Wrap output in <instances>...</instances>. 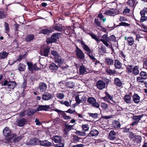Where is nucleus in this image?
Masks as SVG:
<instances>
[{
	"label": "nucleus",
	"instance_id": "nucleus-1",
	"mask_svg": "<svg viewBox=\"0 0 147 147\" xmlns=\"http://www.w3.org/2000/svg\"><path fill=\"white\" fill-rule=\"evenodd\" d=\"M88 103L94 107L96 108H99V104L96 101L95 99L92 97H89L87 100Z\"/></svg>",
	"mask_w": 147,
	"mask_h": 147
},
{
	"label": "nucleus",
	"instance_id": "nucleus-2",
	"mask_svg": "<svg viewBox=\"0 0 147 147\" xmlns=\"http://www.w3.org/2000/svg\"><path fill=\"white\" fill-rule=\"evenodd\" d=\"M105 94L106 96L102 98L104 100L107 101L108 102L111 104H116V102L113 100V96H111L107 92H106Z\"/></svg>",
	"mask_w": 147,
	"mask_h": 147
},
{
	"label": "nucleus",
	"instance_id": "nucleus-3",
	"mask_svg": "<svg viewBox=\"0 0 147 147\" xmlns=\"http://www.w3.org/2000/svg\"><path fill=\"white\" fill-rule=\"evenodd\" d=\"M144 116V115H139L134 116L132 117V119L134 121L131 123V125L133 126L135 125H136L138 123L139 121L141 120Z\"/></svg>",
	"mask_w": 147,
	"mask_h": 147
},
{
	"label": "nucleus",
	"instance_id": "nucleus-4",
	"mask_svg": "<svg viewBox=\"0 0 147 147\" xmlns=\"http://www.w3.org/2000/svg\"><path fill=\"white\" fill-rule=\"evenodd\" d=\"M147 13V8H145L143 10H141L140 12L141 17L140 19V22H143L147 20V16H145V14Z\"/></svg>",
	"mask_w": 147,
	"mask_h": 147
},
{
	"label": "nucleus",
	"instance_id": "nucleus-5",
	"mask_svg": "<svg viewBox=\"0 0 147 147\" xmlns=\"http://www.w3.org/2000/svg\"><path fill=\"white\" fill-rule=\"evenodd\" d=\"M108 38L107 34H106L103 35L102 39H100L99 40L100 41H102L106 46L111 48L110 45L108 43Z\"/></svg>",
	"mask_w": 147,
	"mask_h": 147
},
{
	"label": "nucleus",
	"instance_id": "nucleus-6",
	"mask_svg": "<svg viewBox=\"0 0 147 147\" xmlns=\"http://www.w3.org/2000/svg\"><path fill=\"white\" fill-rule=\"evenodd\" d=\"M51 109L49 105H39L37 108L36 111H47Z\"/></svg>",
	"mask_w": 147,
	"mask_h": 147
},
{
	"label": "nucleus",
	"instance_id": "nucleus-7",
	"mask_svg": "<svg viewBox=\"0 0 147 147\" xmlns=\"http://www.w3.org/2000/svg\"><path fill=\"white\" fill-rule=\"evenodd\" d=\"M73 125H71L68 124H65L64 125V128L63 131L64 134L66 136H68V132L73 129Z\"/></svg>",
	"mask_w": 147,
	"mask_h": 147
},
{
	"label": "nucleus",
	"instance_id": "nucleus-8",
	"mask_svg": "<svg viewBox=\"0 0 147 147\" xmlns=\"http://www.w3.org/2000/svg\"><path fill=\"white\" fill-rule=\"evenodd\" d=\"M27 121V120L24 118L20 119L16 121V125L19 127H22L25 125Z\"/></svg>",
	"mask_w": 147,
	"mask_h": 147
},
{
	"label": "nucleus",
	"instance_id": "nucleus-9",
	"mask_svg": "<svg viewBox=\"0 0 147 147\" xmlns=\"http://www.w3.org/2000/svg\"><path fill=\"white\" fill-rule=\"evenodd\" d=\"M96 85L98 89L101 90L105 88V83L102 81L99 80L96 82Z\"/></svg>",
	"mask_w": 147,
	"mask_h": 147
},
{
	"label": "nucleus",
	"instance_id": "nucleus-10",
	"mask_svg": "<svg viewBox=\"0 0 147 147\" xmlns=\"http://www.w3.org/2000/svg\"><path fill=\"white\" fill-rule=\"evenodd\" d=\"M75 99L76 102L75 105H78L82 102L83 100H86V99L84 96H81L80 95H77L75 97Z\"/></svg>",
	"mask_w": 147,
	"mask_h": 147
},
{
	"label": "nucleus",
	"instance_id": "nucleus-11",
	"mask_svg": "<svg viewBox=\"0 0 147 147\" xmlns=\"http://www.w3.org/2000/svg\"><path fill=\"white\" fill-rule=\"evenodd\" d=\"M27 64L28 67V69L30 71H32L33 70H38L39 69V68L37 67L36 64L33 65L32 63L29 62H28Z\"/></svg>",
	"mask_w": 147,
	"mask_h": 147
},
{
	"label": "nucleus",
	"instance_id": "nucleus-12",
	"mask_svg": "<svg viewBox=\"0 0 147 147\" xmlns=\"http://www.w3.org/2000/svg\"><path fill=\"white\" fill-rule=\"evenodd\" d=\"M77 56L81 59L84 57V54L82 51L78 47H76V51Z\"/></svg>",
	"mask_w": 147,
	"mask_h": 147
},
{
	"label": "nucleus",
	"instance_id": "nucleus-13",
	"mask_svg": "<svg viewBox=\"0 0 147 147\" xmlns=\"http://www.w3.org/2000/svg\"><path fill=\"white\" fill-rule=\"evenodd\" d=\"M50 48L49 47H47L46 48H45L44 49H42L40 51V53L41 55L45 57H47L48 55V53L49 51Z\"/></svg>",
	"mask_w": 147,
	"mask_h": 147
},
{
	"label": "nucleus",
	"instance_id": "nucleus-14",
	"mask_svg": "<svg viewBox=\"0 0 147 147\" xmlns=\"http://www.w3.org/2000/svg\"><path fill=\"white\" fill-rule=\"evenodd\" d=\"M108 138L110 140H114L116 138V134L115 131L113 130L111 131L108 137Z\"/></svg>",
	"mask_w": 147,
	"mask_h": 147
},
{
	"label": "nucleus",
	"instance_id": "nucleus-15",
	"mask_svg": "<svg viewBox=\"0 0 147 147\" xmlns=\"http://www.w3.org/2000/svg\"><path fill=\"white\" fill-rule=\"evenodd\" d=\"M51 94L49 93L46 92L42 95V98L44 100H47L51 99Z\"/></svg>",
	"mask_w": 147,
	"mask_h": 147
},
{
	"label": "nucleus",
	"instance_id": "nucleus-16",
	"mask_svg": "<svg viewBox=\"0 0 147 147\" xmlns=\"http://www.w3.org/2000/svg\"><path fill=\"white\" fill-rule=\"evenodd\" d=\"M124 39L125 40L127 41L128 45L129 46H132L134 43V40L132 37H125Z\"/></svg>",
	"mask_w": 147,
	"mask_h": 147
},
{
	"label": "nucleus",
	"instance_id": "nucleus-17",
	"mask_svg": "<svg viewBox=\"0 0 147 147\" xmlns=\"http://www.w3.org/2000/svg\"><path fill=\"white\" fill-rule=\"evenodd\" d=\"M39 88L40 91L44 92L47 89V86L46 84L43 83H40L39 84Z\"/></svg>",
	"mask_w": 147,
	"mask_h": 147
},
{
	"label": "nucleus",
	"instance_id": "nucleus-18",
	"mask_svg": "<svg viewBox=\"0 0 147 147\" xmlns=\"http://www.w3.org/2000/svg\"><path fill=\"white\" fill-rule=\"evenodd\" d=\"M137 0H129L127 2V4L130 7H133L135 6L137 2L136 3Z\"/></svg>",
	"mask_w": 147,
	"mask_h": 147
},
{
	"label": "nucleus",
	"instance_id": "nucleus-19",
	"mask_svg": "<svg viewBox=\"0 0 147 147\" xmlns=\"http://www.w3.org/2000/svg\"><path fill=\"white\" fill-rule=\"evenodd\" d=\"M144 79H143L140 76H138L136 77V82L139 84L143 83L145 85L147 86V83L144 81Z\"/></svg>",
	"mask_w": 147,
	"mask_h": 147
},
{
	"label": "nucleus",
	"instance_id": "nucleus-20",
	"mask_svg": "<svg viewBox=\"0 0 147 147\" xmlns=\"http://www.w3.org/2000/svg\"><path fill=\"white\" fill-rule=\"evenodd\" d=\"M79 72L80 74H83L87 73V69L83 65H80L79 67Z\"/></svg>",
	"mask_w": 147,
	"mask_h": 147
},
{
	"label": "nucleus",
	"instance_id": "nucleus-21",
	"mask_svg": "<svg viewBox=\"0 0 147 147\" xmlns=\"http://www.w3.org/2000/svg\"><path fill=\"white\" fill-rule=\"evenodd\" d=\"M132 98L135 103H138L140 101V97L137 94H134L132 96Z\"/></svg>",
	"mask_w": 147,
	"mask_h": 147
},
{
	"label": "nucleus",
	"instance_id": "nucleus-22",
	"mask_svg": "<svg viewBox=\"0 0 147 147\" xmlns=\"http://www.w3.org/2000/svg\"><path fill=\"white\" fill-rule=\"evenodd\" d=\"M132 73L135 76H137L139 74V67L138 66H135L133 68Z\"/></svg>",
	"mask_w": 147,
	"mask_h": 147
},
{
	"label": "nucleus",
	"instance_id": "nucleus-23",
	"mask_svg": "<svg viewBox=\"0 0 147 147\" xmlns=\"http://www.w3.org/2000/svg\"><path fill=\"white\" fill-rule=\"evenodd\" d=\"M39 142L41 145L43 146H49L51 145V143L47 140H39Z\"/></svg>",
	"mask_w": 147,
	"mask_h": 147
},
{
	"label": "nucleus",
	"instance_id": "nucleus-24",
	"mask_svg": "<svg viewBox=\"0 0 147 147\" xmlns=\"http://www.w3.org/2000/svg\"><path fill=\"white\" fill-rule=\"evenodd\" d=\"M39 140L36 138H33L31 139L29 142L30 144L34 145L39 142Z\"/></svg>",
	"mask_w": 147,
	"mask_h": 147
},
{
	"label": "nucleus",
	"instance_id": "nucleus-25",
	"mask_svg": "<svg viewBox=\"0 0 147 147\" xmlns=\"http://www.w3.org/2000/svg\"><path fill=\"white\" fill-rule=\"evenodd\" d=\"M16 83L15 82L9 81L8 84V88L10 89H13L16 86Z\"/></svg>",
	"mask_w": 147,
	"mask_h": 147
},
{
	"label": "nucleus",
	"instance_id": "nucleus-26",
	"mask_svg": "<svg viewBox=\"0 0 147 147\" xmlns=\"http://www.w3.org/2000/svg\"><path fill=\"white\" fill-rule=\"evenodd\" d=\"M3 134L5 136H9L11 134L10 130L9 129L6 127L3 130Z\"/></svg>",
	"mask_w": 147,
	"mask_h": 147
},
{
	"label": "nucleus",
	"instance_id": "nucleus-27",
	"mask_svg": "<svg viewBox=\"0 0 147 147\" xmlns=\"http://www.w3.org/2000/svg\"><path fill=\"white\" fill-rule=\"evenodd\" d=\"M49 68L50 69L55 71L58 69V67L54 63H53L50 65Z\"/></svg>",
	"mask_w": 147,
	"mask_h": 147
},
{
	"label": "nucleus",
	"instance_id": "nucleus-28",
	"mask_svg": "<svg viewBox=\"0 0 147 147\" xmlns=\"http://www.w3.org/2000/svg\"><path fill=\"white\" fill-rule=\"evenodd\" d=\"M9 54L8 53H7L5 51L1 52L0 53V59H4L6 58Z\"/></svg>",
	"mask_w": 147,
	"mask_h": 147
},
{
	"label": "nucleus",
	"instance_id": "nucleus-29",
	"mask_svg": "<svg viewBox=\"0 0 147 147\" xmlns=\"http://www.w3.org/2000/svg\"><path fill=\"white\" fill-rule=\"evenodd\" d=\"M123 99L127 103H129L130 102L131 97L129 94L125 95Z\"/></svg>",
	"mask_w": 147,
	"mask_h": 147
},
{
	"label": "nucleus",
	"instance_id": "nucleus-30",
	"mask_svg": "<svg viewBox=\"0 0 147 147\" xmlns=\"http://www.w3.org/2000/svg\"><path fill=\"white\" fill-rule=\"evenodd\" d=\"M26 69V65L23 63H20L18 67V69L19 71H24Z\"/></svg>",
	"mask_w": 147,
	"mask_h": 147
},
{
	"label": "nucleus",
	"instance_id": "nucleus-31",
	"mask_svg": "<svg viewBox=\"0 0 147 147\" xmlns=\"http://www.w3.org/2000/svg\"><path fill=\"white\" fill-rule=\"evenodd\" d=\"M98 134V132L97 130L93 129L91 131L89 134H90L92 136H97Z\"/></svg>",
	"mask_w": 147,
	"mask_h": 147
},
{
	"label": "nucleus",
	"instance_id": "nucleus-32",
	"mask_svg": "<svg viewBox=\"0 0 147 147\" xmlns=\"http://www.w3.org/2000/svg\"><path fill=\"white\" fill-rule=\"evenodd\" d=\"M115 67L117 69H119L121 67V63L118 60L116 59L115 60Z\"/></svg>",
	"mask_w": 147,
	"mask_h": 147
},
{
	"label": "nucleus",
	"instance_id": "nucleus-33",
	"mask_svg": "<svg viewBox=\"0 0 147 147\" xmlns=\"http://www.w3.org/2000/svg\"><path fill=\"white\" fill-rule=\"evenodd\" d=\"M114 84L118 86L121 87L122 85V83L118 78H115L114 79Z\"/></svg>",
	"mask_w": 147,
	"mask_h": 147
},
{
	"label": "nucleus",
	"instance_id": "nucleus-34",
	"mask_svg": "<svg viewBox=\"0 0 147 147\" xmlns=\"http://www.w3.org/2000/svg\"><path fill=\"white\" fill-rule=\"evenodd\" d=\"M81 43L82 45H83L82 47L84 50H85L87 51H90V48L87 45L85 44L84 41H81Z\"/></svg>",
	"mask_w": 147,
	"mask_h": 147
},
{
	"label": "nucleus",
	"instance_id": "nucleus-35",
	"mask_svg": "<svg viewBox=\"0 0 147 147\" xmlns=\"http://www.w3.org/2000/svg\"><path fill=\"white\" fill-rule=\"evenodd\" d=\"M106 63L109 65H112L114 63V61L108 57H106L105 59Z\"/></svg>",
	"mask_w": 147,
	"mask_h": 147
},
{
	"label": "nucleus",
	"instance_id": "nucleus-36",
	"mask_svg": "<svg viewBox=\"0 0 147 147\" xmlns=\"http://www.w3.org/2000/svg\"><path fill=\"white\" fill-rule=\"evenodd\" d=\"M34 36L33 35H28L26 36L25 38V41L27 42H30L34 39Z\"/></svg>",
	"mask_w": 147,
	"mask_h": 147
},
{
	"label": "nucleus",
	"instance_id": "nucleus-37",
	"mask_svg": "<svg viewBox=\"0 0 147 147\" xmlns=\"http://www.w3.org/2000/svg\"><path fill=\"white\" fill-rule=\"evenodd\" d=\"M52 140L55 142L56 143L60 142L61 140V138L58 136H55L53 138Z\"/></svg>",
	"mask_w": 147,
	"mask_h": 147
},
{
	"label": "nucleus",
	"instance_id": "nucleus-38",
	"mask_svg": "<svg viewBox=\"0 0 147 147\" xmlns=\"http://www.w3.org/2000/svg\"><path fill=\"white\" fill-rule=\"evenodd\" d=\"M57 40V39L52 35L51 39H48L47 40V44H49L51 43L56 42Z\"/></svg>",
	"mask_w": 147,
	"mask_h": 147
},
{
	"label": "nucleus",
	"instance_id": "nucleus-39",
	"mask_svg": "<svg viewBox=\"0 0 147 147\" xmlns=\"http://www.w3.org/2000/svg\"><path fill=\"white\" fill-rule=\"evenodd\" d=\"M140 75L143 79L146 80L147 78V74L144 71H141L140 73Z\"/></svg>",
	"mask_w": 147,
	"mask_h": 147
},
{
	"label": "nucleus",
	"instance_id": "nucleus-40",
	"mask_svg": "<svg viewBox=\"0 0 147 147\" xmlns=\"http://www.w3.org/2000/svg\"><path fill=\"white\" fill-rule=\"evenodd\" d=\"M66 86L68 88H72L75 86V84L72 81L68 82L66 83Z\"/></svg>",
	"mask_w": 147,
	"mask_h": 147
},
{
	"label": "nucleus",
	"instance_id": "nucleus-41",
	"mask_svg": "<svg viewBox=\"0 0 147 147\" xmlns=\"http://www.w3.org/2000/svg\"><path fill=\"white\" fill-rule=\"evenodd\" d=\"M104 14H106L109 16H114L116 14L114 11H113L111 10H107L106 11Z\"/></svg>",
	"mask_w": 147,
	"mask_h": 147
},
{
	"label": "nucleus",
	"instance_id": "nucleus-42",
	"mask_svg": "<svg viewBox=\"0 0 147 147\" xmlns=\"http://www.w3.org/2000/svg\"><path fill=\"white\" fill-rule=\"evenodd\" d=\"M53 31L52 30L47 29L42 30L40 32L44 34H47L52 32Z\"/></svg>",
	"mask_w": 147,
	"mask_h": 147
},
{
	"label": "nucleus",
	"instance_id": "nucleus-43",
	"mask_svg": "<svg viewBox=\"0 0 147 147\" xmlns=\"http://www.w3.org/2000/svg\"><path fill=\"white\" fill-rule=\"evenodd\" d=\"M55 61L56 63H58L59 64H62L63 63L64 60L63 59L58 57L55 58Z\"/></svg>",
	"mask_w": 147,
	"mask_h": 147
},
{
	"label": "nucleus",
	"instance_id": "nucleus-44",
	"mask_svg": "<svg viewBox=\"0 0 147 147\" xmlns=\"http://www.w3.org/2000/svg\"><path fill=\"white\" fill-rule=\"evenodd\" d=\"M81 127L83 130L85 131H86L89 130V127L88 124L83 125H82Z\"/></svg>",
	"mask_w": 147,
	"mask_h": 147
},
{
	"label": "nucleus",
	"instance_id": "nucleus-45",
	"mask_svg": "<svg viewBox=\"0 0 147 147\" xmlns=\"http://www.w3.org/2000/svg\"><path fill=\"white\" fill-rule=\"evenodd\" d=\"M81 139V138H80L78 136L74 135L73 136L72 142H73L77 143L80 142V140Z\"/></svg>",
	"mask_w": 147,
	"mask_h": 147
},
{
	"label": "nucleus",
	"instance_id": "nucleus-46",
	"mask_svg": "<svg viewBox=\"0 0 147 147\" xmlns=\"http://www.w3.org/2000/svg\"><path fill=\"white\" fill-rule=\"evenodd\" d=\"M134 142L137 143H140L141 142V137L140 136H136L135 137Z\"/></svg>",
	"mask_w": 147,
	"mask_h": 147
},
{
	"label": "nucleus",
	"instance_id": "nucleus-47",
	"mask_svg": "<svg viewBox=\"0 0 147 147\" xmlns=\"http://www.w3.org/2000/svg\"><path fill=\"white\" fill-rule=\"evenodd\" d=\"M55 30L59 32H61L63 30V26L60 25H56L54 26Z\"/></svg>",
	"mask_w": 147,
	"mask_h": 147
},
{
	"label": "nucleus",
	"instance_id": "nucleus-48",
	"mask_svg": "<svg viewBox=\"0 0 147 147\" xmlns=\"http://www.w3.org/2000/svg\"><path fill=\"white\" fill-rule=\"evenodd\" d=\"M88 114L90 117L93 119H96L98 117V114L96 113H88Z\"/></svg>",
	"mask_w": 147,
	"mask_h": 147
},
{
	"label": "nucleus",
	"instance_id": "nucleus-49",
	"mask_svg": "<svg viewBox=\"0 0 147 147\" xmlns=\"http://www.w3.org/2000/svg\"><path fill=\"white\" fill-rule=\"evenodd\" d=\"M56 96L57 98L60 99H62L64 97L65 95L63 93H57L56 94Z\"/></svg>",
	"mask_w": 147,
	"mask_h": 147
},
{
	"label": "nucleus",
	"instance_id": "nucleus-50",
	"mask_svg": "<svg viewBox=\"0 0 147 147\" xmlns=\"http://www.w3.org/2000/svg\"><path fill=\"white\" fill-rule=\"evenodd\" d=\"M120 126V123L118 121H115L113 123V127L115 129L119 128Z\"/></svg>",
	"mask_w": 147,
	"mask_h": 147
},
{
	"label": "nucleus",
	"instance_id": "nucleus-51",
	"mask_svg": "<svg viewBox=\"0 0 147 147\" xmlns=\"http://www.w3.org/2000/svg\"><path fill=\"white\" fill-rule=\"evenodd\" d=\"M23 56H22V55H20L19 56V57L17 59L16 61H13V62H12V63H10V61L9 62V63L10 65H12L14 63L17 61H20L22 60V59L23 58Z\"/></svg>",
	"mask_w": 147,
	"mask_h": 147
},
{
	"label": "nucleus",
	"instance_id": "nucleus-52",
	"mask_svg": "<svg viewBox=\"0 0 147 147\" xmlns=\"http://www.w3.org/2000/svg\"><path fill=\"white\" fill-rule=\"evenodd\" d=\"M51 54L55 57V59L59 57L60 56L58 53L55 51H51Z\"/></svg>",
	"mask_w": 147,
	"mask_h": 147
},
{
	"label": "nucleus",
	"instance_id": "nucleus-53",
	"mask_svg": "<svg viewBox=\"0 0 147 147\" xmlns=\"http://www.w3.org/2000/svg\"><path fill=\"white\" fill-rule=\"evenodd\" d=\"M100 106L104 110H105L107 109L108 107L107 104L103 102H101V103Z\"/></svg>",
	"mask_w": 147,
	"mask_h": 147
},
{
	"label": "nucleus",
	"instance_id": "nucleus-54",
	"mask_svg": "<svg viewBox=\"0 0 147 147\" xmlns=\"http://www.w3.org/2000/svg\"><path fill=\"white\" fill-rule=\"evenodd\" d=\"M116 38L115 36L111 35V36L109 38L108 40V42H109L110 43L111 41H115V40Z\"/></svg>",
	"mask_w": 147,
	"mask_h": 147
},
{
	"label": "nucleus",
	"instance_id": "nucleus-55",
	"mask_svg": "<svg viewBox=\"0 0 147 147\" xmlns=\"http://www.w3.org/2000/svg\"><path fill=\"white\" fill-rule=\"evenodd\" d=\"M6 15V14L4 11L2 10H0V19L4 18Z\"/></svg>",
	"mask_w": 147,
	"mask_h": 147
},
{
	"label": "nucleus",
	"instance_id": "nucleus-56",
	"mask_svg": "<svg viewBox=\"0 0 147 147\" xmlns=\"http://www.w3.org/2000/svg\"><path fill=\"white\" fill-rule=\"evenodd\" d=\"M94 23L98 26L102 27L101 26V22L98 21V19L95 18L94 19Z\"/></svg>",
	"mask_w": 147,
	"mask_h": 147
},
{
	"label": "nucleus",
	"instance_id": "nucleus-57",
	"mask_svg": "<svg viewBox=\"0 0 147 147\" xmlns=\"http://www.w3.org/2000/svg\"><path fill=\"white\" fill-rule=\"evenodd\" d=\"M77 135L80 136H85L86 135V133L84 132H81L79 131H77L76 132Z\"/></svg>",
	"mask_w": 147,
	"mask_h": 147
},
{
	"label": "nucleus",
	"instance_id": "nucleus-58",
	"mask_svg": "<svg viewBox=\"0 0 147 147\" xmlns=\"http://www.w3.org/2000/svg\"><path fill=\"white\" fill-rule=\"evenodd\" d=\"M106 71L107 72L110 74H113L116 72L114 70H111L110 69H107Z\"/></svg>",
	"mask_w": 147,
	"mask_h": 147
},
{
	"label": "nucleus",
	"instance_id": "nucleus-59",
	"mask_svg": "<svg viewBox=\"0 0 147 147\" xmlns=\"http://www.w3.org/2000/svg\"><path fill=\"white\" fill-rule=\"evenodd\" d=\"M92 35L91 37L92 38L95 40L96 41L98 42V43L100 41V40L97 38V36L96 35L94 34L93 33V34Z\"/></svg>",
	"mask_w": 147,
	"mask_h": 147
},
{
	"label": "nucleus",
	"instance_id": "nucleus-60",
	"mask_svg": "<svg viewBox=\"0 0 147 147\" xmlns=\"http://www.w3.org/2000/svg\"><path fill=\"white\" fill-rule=\"evenodd\" d=\"M120 54L121 57L123 59V62H124L126 61L125 60V57L126 55H124V53L122 51H121L120 52Z\"/></svg>",
	"mask_w": 147,
	"mask_h": 147
},
{
	"label": "nucleus",
	"instance_id": "nucleus-61",
	"mask_svg": "<svg viewBox=\"0 0 147 147\" xmlns=\"http://www.w3.org/2000/svg\"><path fill=\"white\" fill-rule=\"evenodd\" d=\"M63 118L65 120H67L71 119V117L70 116L67 115L64 112H63Z\"/></svg>",
	"mask_w": 147,
	"mask_h": 147
},
{
	"label": "nucleus",
	"instance_id": "nucleus-62",
	"mask_svg": "<svg viewBox=\"0 0 147 147\" xmlns=\"http://www.w3.org/2000/svg\"><path fill=\"white\" fill-rule=\"evenodd\" d=\"M77 115L78 116V117L81 118V119H80V120H84L85 121H88V120L86 119H84V115H82L78 113L77 114Z\"/></svg>",
	"mask_w": 147,
	"mask_h": 147
},
{
	"label": "nucleus",
	"instance_id": "nucleus-63",
	"mask_svg": "<svg viewBox=\"0 0 147 147\" xmlns=\"http://www.w3.org/2000/svg\"><path fill=\"white\" fill-rule=\"evenodd\" d=\"M113 115H109L108 116H102L101 117V118L103 119H109L112 118L113 117Z\"/></svg>",
	"mask_w": 147,
	"mask_h": 147
},
{
	"label": "nucleus",
	"instance_id": "nucleus-64",
	"mask_svg": "<svg viewBox=\"0 0 147 147\" xmlns=\"http://www.w3.org/2000/svg\"><path fill=\"white\" fill-rule=\"evenodd\" d=\"M130 9L128 8L127 7H126L124 9L123 13H128L130 12Z\"/></svg>",
	"mask_w": 147,
	"mask_h": 147
}]
</instances>
